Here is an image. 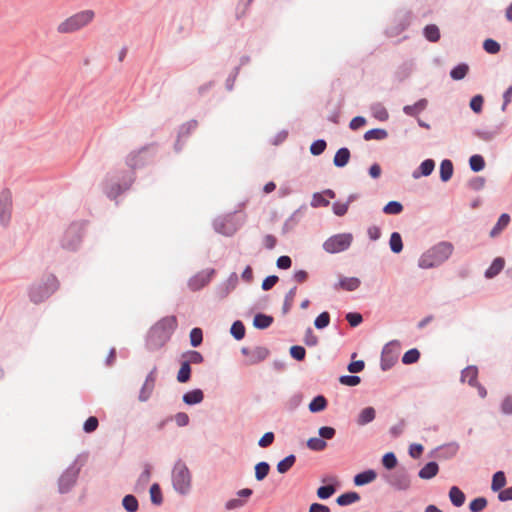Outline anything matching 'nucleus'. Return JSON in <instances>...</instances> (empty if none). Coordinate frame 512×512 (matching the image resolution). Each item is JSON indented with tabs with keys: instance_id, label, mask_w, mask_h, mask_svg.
<instances>
[{
	"instance_id": "obj_63",
	"label": "nucleus",
	"mask_w": 512,
	"mask_h": 512,
	"mask_svg": "<svg viewBox=\"0 0 512 512\" xmlns=\"http://www.w3.org/2000/svg\"><path fill=\"white\" fill-rule=\"evenodd\" d=\"M330 321H331L330 313L328 311H323L314 319V327L317 330H323L329 326Z\"/></svg>"
},
{
	"instance_id": "obj_51",
	"label": "nucleus",
	"mask_w": 512,
	"mask_h": 512,
	"mask_svg": "<svg viewBox=\"0 0 512 512\" xmlns=\"http://www.w3.org/2000/svg\"><path fill=\"white\" fill-rule=\"evenodd\" d=\"M121 504L126 512H137L139 509L138 499L133 494H126L122 498Z\"/></svg>"
},
{
	"instance_id": "obj_31",
	"label": "nucleus",
	"mask_w": 512,
	"mask_h": 512,
	"mask_svg": "<svg viewBox=\"0 0 512 512\" xmlns=\"http://www.w3.org/2000/svg\"><path fill=\"white\" fill-rule=\"evenodd\" d=\"M151 471H152V466L149 463H145L144 469H143L142 473L139 475V477L135 483V486H134L135 492L145 491V489L150 481V478H151Z\"/></svg>"
},
{
	"instance_id": "obj_45",
	"label": "nucleus",
	"mask_w": 512,
	"mask_h": 512,
	"mask_svg": "<svg viewBox=\"0 0 512 512\" xmlns=\"http://www.w3.org/2000/svg\"><path fill=\"white\" fill-rule=\"evenodd\" d=\"M192 368L184 359L180 362V368L177 372L176 379L179 383L184 384L191 380Z\"/></svg>"
},
{
	"instance_id": "obj_50",
	"label": "nucleus",
	"mask_w": 512,
	"mask_h": 512,
	"mask_svg": "<svg viewBox=\"0 0 512 512\" xmlns=\"http://www.w3.org/2000/svg\"><path fill=\"white\" fill-rule=\"evenodd\" d=\"M413 61L411 60H408V61H405L403 62L396 70L395 72V78L402 82L404 81L406 78H408L412 72V69H413Z\"/></svg>"
},
{
	"instance_id": "obj_33",
	"label": "nucleus",
	"mask_w": 512,
	"mask_h": 512,
	"mask_svg": "<svg viewBox=\"0 0 512 512\" xmlns=\"http://www.w3.org/2000/svg\"><path fill=\"white\" fill-rule=\"evenodd\" d=\"M274 322V317L272 315L257 312L253 318V327L258 330L268 329Z\"/></svg>"
},
{
	"instance_id": "obj_15",
	"label": "nucleus",
	"mask_w": 512,
	"mask_h": 512,
	"mask_svg": "<svg viewBox=\"0 0 512 512\" xmlns=\"http://www.w3.org/2000/svg\"><path fill=\"white\" fill-rule=\"evenodd\" d=\"M216 274L214 268H207L193 275L188 281V287L192 291H199L210 283Z\"/></svg>"
},
{
	"instance_id": "obj_3",
	"label": "nucleus",
	"mask_w": 512,
	"mask_h": 512,
	"mask_svg": "<svg viewBox=\"0 0 512 512\" xmlns=\"http://www.w3.org/2000/svg\"><path fill=\"white\" fill-rule=\"evenodd\" d=\"M134 180L133 171L121 170L108 174L104 192L110 200H116L119 195L130 188Z\"/></svg>"
},
{
	"instance_id": "obj_28",
	"label": "nucleus",
	"mask_w": 512,
	"mask_h": 512,
	"mask_svg": "<svg viewBox=\"0 0 512 512\" xmlns=\"http://www.w3.org/2000/svg\"><path fill=\"white\" fill-rule=\"evenodd\" d=\"M428 106V100L426 98H420L412 105H405L402 111L405 115L417 118L421 112H423Z\"/></svg>"
},
{
	"instance_id": "obj_21",
	"label": "nucleus",
	"mask_w": 512,
	"mask_h": 512,
	"mask_svg": "<svg viewBox=\"0 0 512 512\" xmlns=\"http://www.w3.org/2000/svg\"><path fill=\"white\" fill-rule=\"evenodd\" d=\"M361 285V280L358 277H345L340 276L337 283L333 285L334 290H343L352 292L357 290Z\"/></svg>"
},
{
	"instance_id": "obj_61",
	"label": "nucleus",
	"mask_w": 512,
	"mask_h": 512,
	"mask_svg": "<svg viewBox=\"0 0 512 512\" xmlns=\"http://www.w3.org/2000/svg\"><path fill=\"white\" fill-rule=\"evenodd\" d=\"M198 126V122L195 119H191L186 123H183L178 130V138L188 137L192 131H194Z\"/></svg>"
},
{
	"instance_id": "obj_27",
	"label": "nucleus",
	"mask_w": 512,
	"mask_h": 512,
	"mask_svg": "<svg viewBox=\"0 0 512 512\" xmlns=\"http://www.w3.org/2000/svg\"><path fill=\"white\" fill-rule=\"evenodd\" d=\"M270 355V350L264 346H256L251 351V356L245 361V365L252 366L264 361Z\"/></svg>"
},
{
	"instance_id": "obj_48",
	"label": "nucleus",
	"mask_w": 512,
	"mask_h": 512,
	"mask_svg": "<svg viewBox=\"0 0 512 512\" xmlns=\"http://www.w3.org/2000/svg\"><path fill=\"white\" fill-rule=\"evenodd\" d=\"M296 460H297V458H296L295 454L287 455L286 457H284L277 463V465H276L277 472L280 474L287 473L294 466V464L296 463Z\"/></svg>"
},
{
	"instance_id": "obj_23",
	"label": "nucleus",
	"mask_w": 512,
	"mask_h": 512,
	"mask_svg": "<svg viewBox=\"0 0 512 512\" xmlns=\"http://www.w3.org/2000/svg\"><path fill=\"white\" fill-rule=\"evenodd\" d=\"M505 258L502 256L495 257L489 267L484 271V277L488 280L497 277L505 268Z\"/></svg>"
},
{
	"instance_id": "obj_36",
	"label": "nucleus",
	"mask_w": 512,
	"mask_h": 512,
	"mask_svg": "<svg viewBox=\"0 0 512 512\" xmlns=\"http://www.w3.org/2000/svg\"><path fill=\"white\" fill-rule=\"evenodd\" d=\"M448 497L454 507H461L466 501L465 493L458 486H451L448 492Z\"/></svg>"
},
{
	"instance_id": "obj_37",
	"label": "nucleus",
	"mask_w": 512,
	"mask_h": 512,
	"mask_svg": "<svg viewBox=\"0 0 512 512\" xmlns=\"http://www.w3.org/2000/svg\"><path fill=\"white\" fill-rule=\"evenodd\" d=\"M361 499V496L358 492L356 491H346V492H343L342 494H340L335 502L337 503V505L341 506V507H345V506H349L351 504H354L356 502H358L359 500Z\"/></svg>"
},
{
	"instance_id": "obj_11",
	"label": "nucleus",
	"mask_w": 512,
	"mask_h": 512,
	"mask_svg": "<svg viewBox=\"0 0 512 512\" xmlns=\"http://www.w3.org/2000/svg\"><path fill=\"white\" fill-rule=\"evenodd\" d=\"M81 465L77 464L75 459L60 475L58 479V491L60 494L69 493L77 482Z\"/></svg>"
},
{
	"instance_id": "obj_9",
	"label": "nucleus",
	"mask_w": 512,
	"mask_h": 512,
	"mask_svg": "<svg viewBox=\"0 0 512 512\" xmlns=\"http://www.w3.org/2000/svg\"><path fill=\"white\" fill-rule=\"evenodd\" d=\"M353 242V234L350 232L338 233L327 238L322 248L329 254H337L348 250Z\"/></svg>"
},
{
	"instance_id": "obj_24",
	"label": "nucleus",
	"mask_w": 512,
	"mask_h": 512,
	"mask_svg": "<svg viewBox=\"0 0 512 512\" xmlns=\"http://www.w3.org/2000/svg\"><path fill=\"white\" fill-rule=\"evenodd\" d=\"M377 475L376 470L368 468L355 474L353 477V483L357 487H362L372 483L377 478Z\"/></svg>"
},
{
	"instance_id": "obj_55",
	"label": "nucleus",
	"mask_w": 512,
	"mask_h": 512,
	"mask_svg": "<svg viewBox=\"0 0 512 512\" xmlns=\"http://www.w3.org/2000/svg\"><path fill=\"white\" fill-rule=\"evenodd\" d=\"M150 501L155 506L163 503V494L159 483H153L149 488Z\"/></svg>"
},
{
	"instance_id": "obj_22",
	"label": "nucleus",
	"mask_w": 512,
	"mask_h": 512,
	"mask_svg": "<svg viewBox=\"0 0 512 512\" xmlns=\"http://www.w3.org/2000/svg\"><path fill=\"white\" fill-rule=\"evenodd\" d=\"M435 165V160L432 158L423 160L420 165L412 172L413 179L417 180L422 177L430 176L435 169Z\"/></svg>"
},
{
	"instance_id": "obj_7",
	"label": "nucleus",
	"mask_w": 512,
	"mask_h": 512,
	"mask_svg": "<svg viewBox=\"0 0 512 512\" xmlns=\"http://www.w3.org/2000/svg\"><path fill=\"white\" fill-rule=\"evenodd\" d=\"M87 222H73L67 228L61 240V245L64 249L76 251L82 242Z\"/></svg>"
},
{
	"instance_id": "obj_38",
	"label": "nucleus",
	"mask_w": 512,
	"mask_h": 512,
	"mask_svg": "<svg viewBox=\"0 0 512 512\" xmlns=\"http://www.w3.org/2000/svg\"><path fill=\"white\" fill-rule=\"evenodd\" d=\"M454 173V165L450 159H443L439 166V178L443 183L448 182Z\"/></svg>"
},
{
	"instance_id": "obj_64",
	"label": "nucleus",
	"mask_w": 512,
	"mask_h": 512,
	"mask_svg": "<svg viewBox=\"0 0 512 512\" xmlns=\"http://www.w3.org/2000/svg\"><path fill=\"white\" fill-rule=\"evenodd\" d=\"M487 504V499L483 496H479L472 499L468 507L470 512H481L486 508Z\"/></svg>"
},
{
	"instance_id": "obj_60",
	"label": "nucleus",
	"mask_w": 512,
	"mask_h": 512,
	"mask_svg": "<svg viewBox=\"0 0 512 512\" xmlns=\"http://www.w3.org/2000/svg\"><path fill=\"white\" fill-rule=\"evenodd\" d=\"M190 345L193 348H198L203 343V330L200 327H194L189 333Z\"/></svg>"
},
{
	"instance_id": "obj_30",
	"label": "nucleus",
	"mask_w": 512,
	"mask_h": 512,
	"mask_svg": "<svg viewBox=\"0 0 512 512\" xmlns=\"http://www.w3.org/2000/svg\"><path fill=\"white\" fill-rule=\"evenodd\" d=\"M439 473V464L434 461H428L424 464V466L418 471V477L423 480H430L434 478Z\"/></svg>"
},
{
	"instance_id": "obj_35",
	"label": "nucleus",
	"mask_w": 512,
	"mask_h": 512,
	"mask_svg": "<svg viewBox=\"0 0 512 512\" xmlns=\"http://www.w3.org/2000/svg\"><path fill=\"white\" fill-rule=\"evenodd\" d=\"M375 418H376L375 408L372 406H367L360 410V412L357 416V419H356V423L359 426H365V425L373 422L375 420Z\"/></svg>"
},
{
	"instance_id": "obj_1",
	"label": "nucleus",
	"mask_w": 512,
	"mask_h": 512,
	"mask_svg": "<svg viewBox=\"0 0 512 512\" xmlns=\"http://www.w3.org/2000/svg\"><path fill=\"white\" fill-rule=\"evenodd\" d=\"M178 321L174 315L165 316L150 327L145 338L146 349L155 352L163 348L177 329Z\"/></svg>"
},
{
	"instance_id": "obj_5",
	"label": "nucleus",
	"mask_w": 512,
	"mask_h": 512,
	"mask_svg": "<svg viewBox=\"0 0 512 512\" xmlns=\"http://www.w3.org/2000/svg\"><path fill=\"white\" fill-rule=\"evenodd\" d=\"M238 211L234 210L215 218L212 224L214 231L226 237L233 236L245 222V215L238 216Z\"/></svg>"
},
{
	"instance_id": "obj_43",
	"label": "nucleus",
	"mask_w": 512,
	"mask_h": 512,
	"mask_svg": "<svg viewBox=\"0 0 512 512\" xmlns=\"http://www.w3.org/2000/svg\"><path fill=\"white\" fill-rule=\"evenodd\" d=\"M371 115L378 121L385 122L389 119L388 110L380 102H374L370 105Z\"/></svg>"
},
{
	"instance_id": "obj_8",
	"label": "nucleus",
	"mask_w": 512,
	"mask_h": 512,
	"mask_svg": "<svg viewBox=\"0 0 512 512\" xmlns=\"http://www.w3.org/2000/svg\"><path fill=\"white\" fill-rule=\"evenodd\" d=\"M92 10L80 11L59 24L57 30L60 33H71L87 25L94 18Z\"/></svg>"
},
{
	"instance_id": "obj_16",
	"label": "nucleus",
	"mask_w": 512,
	"mask_h": 512,
	"mask_svg": "<svg viewBox=\"0 0 512 512\" xmlns=\"http://www.w3.org/2000/svg\"><path fill=\"white\" fill-rule=\"evenodd\" d=\"M12 194L9 189L0 192V224L6 227L11 219Z\"/></svg>"
},
{
	"instance_id": "obj_6",
	"label": "nucleus",
	"mask_w": 512,
	"mask_h": 512,
	"mask_svg": "<svg viewBox=\"0 0 512 512\" xmlns=\"http://www.w3.org/2000/svg\"><path fill=\"white\" fill-rule=\"evenodd\" d=\"M172 485L180 495H187L191 490V474L185 463L178 460L172 470Z\"/></svg>"
},
{
	"instance_id": "obj_26",
	"label": "nucleus",
	"mask_w": 512,
	"mask_h": 512,
	"mask_svg": "<svg viewBox=\"0 0 512 512\" xmlns=\"http://www.w3.org/2000/svg\"><path fill=\"white\" fill-rule=\"evenodd\" d=\"M478 367L476 365H468L461 371L460 381L467 382L470 387L478 384Z\"/></svg>"
},
{
	"instance_id": "obj_13",
	"label": "nucleus",
	"mask_w": 512,
	"mask_h": 512,
	"mask_svg": "<svg viewBox=\"0 0 512 512\" xmlns=\"http://www.w3.org/2000/svg\"><path fill=\"white\" fill-rule=\"evenodd\" d=\"M412 14L410 11L399 10L394 17V24L385 31L388 37H395L406 30L411 23Z\"/></svg>"
},
{
	"instance_id": "obj_2",
	"label": "nucleus",
	"mask_w": 512,
	"mask_h": 512,
	"mask_svg": "<svg viewBox=\"0 0 512 512\" xmlns=\"http://www.w3.org/2000/svg\"><path fill=\"white\" fill-rule=\"evenodd\" d=\"M454 246L449 241H440L425 251L418 260V267L431 269L440 266L452 255Z\"/></svg>"
},
{
	"instance_id": "obj_18",
	"label": "nucleus",
	"mask_w": 512,
	"mask_h": 512,
	"mask_svg": "<svg viewBox=\"0 0 512 512\" xmlns=\"http://www.w3.org/2000/svg\"><path fill=\"white\" fill-rule=\"evenodd\" d=\"M239 278L236 272H232L229 277L218 284L215 288V293L220 299H224L229 295L230 292H232L237 284H238Z\"/></svg>"
},
{
	"instance_id": "obj_25",
	"label": "nucleus",
	"mask_w": 512,
	"mask_h": 512,
	"mask_svg": "<svg viewBox=\"0 0 512 512\" xmlns=\"http://www.w3.org/2000/svg\"><path fill=\"white\" fill-rule=\"evenodd\" d=\"M306 208V205L303 204L298 209H296L288 219H286L282 227L283 234L289 233L298 225L300 219L302 218V210H306Z\"/></svg>"
},
{
	"instance_id": "obj_40",
	"label": "nucleus",
	"mask_w": 512,
	"mask_h": 512,
	"mask_svg": "<svg viewBox=\"0 0 512 512\" xmlns=\"http://www.w3.org/2000/svg\"><path fill=\"white\" fill-rule=\"evenodd\" d=\"M500 129L501 126H496L493 129L477 128L473 131V135L485 142H490L499 134Z\"/></svg>"
},
{
	"instance_id": "obj_32",
	"label": "nucleus",
	"mask_w": 512,
	"mask_h": 512,
	"mask_svg": "<svg viewBox=\"0 0 512 512\" xmlns=\"http://www.w3.org/2000/svg\"><path fill=\"white\" fill-rule=\"evenodd\" d=\"M511 217L508 213H502L498 219L495 225L490 230L489 236L491 238L498 237L510 224Z\"/></svg>"
},
{
	"instance_id": "obj_53",
	"label": "nucleus",
	"mask_w": 512,
	"mask_h": 512,
	"mask_svg": "<svg viewBox=\"0 0 512 512\" xmlns=\"http://www.w3.org/2000/svg\"><path fill=\"white\" fill-rule=\"evenodd\" d=\"M270 464L266 461L258 462L254 467V475L257 481H263L270 472Z\"/></svg>"
},
{
	"instance_id": "obj_41",
	"label": "nucleus",
	"mask_w": 512,
	"mask_h": 512,
	"mask_svg": "<svg viewBox=\"0 0 512 512\" xmlns=\"http://www.w3.org/2000/svg\"><path fill=\"white\" fill-rule=\"evenodd\" d=\"M328 406V401L324 395L318 394L312 398L308 408L311 413H319L324 411Z\"/></svg>"
},
{
	"instance_id": "obj_20",
	"label": "nucleus",
	"mask_w": 512,
	"mask_h": 512,
	"mask_svg": "<svg viewBox=\"0 0 512 512\" xmlns=\"http://www.w3.org/2000/svg\"><path fill=\"white\" fill-rule=\"evenodd\" d=\"M459 443L456 441H451L442 445H439L435 448V451H438L437 459L439 460H450L456 456L459 451Z\"/></svg>"
},
{
	"instance_id": "obj_62",
	"label": "nucleus",
	"mask_w": 512,
	"mask_h": 512,
	"mask_svg": "<svg viewBox=\"0 0 512 512\" xmlns=\"http://www.w3.org/2000/svg\"><path fill=\"white\" fill-rule=\"evenodd\" d=\"M482 48L486 53L495 55L500 52L501 45L493 38H486L482 43Z\"/></svg>"
},
{
	"instance_id": "obj_14",
	"label": "nucleus",
	"mask_w": 512,
	"mask_h": 512,
	"mask_svg": "<svg viewBox=\"0 0 512 512\" xmlns=\"http://www.w3.org/2000/svg\"><path fill=\"white\" fill-rule=\"evenodd\" d=\"M320 485L316 490V495L320 500H328L340 488L341 483L336 476L326 475L322 477Z\"/></svg>"
},
{
	"instance_id": "obj_34",
	"label": "nucleus",
	"mask_w": 512,
	"mask_h": 512,
	"mask_svg": "<svg viewBox=\"0 0 512 512\" xmlns=\"http://www.w3.org/2000/svg\"><path fill=\"white\" fill-rule=\"evenodd\" d=\"M351 159V152L347 147L339 148L334 157H333V165L337 168H344L348 165Z\"/></svg>"
},
{
	"instance_id": "obj_58",
	"label": "nucleus",
	"mask_w": 512,
	"mask_h": 512,
	"mask_svg": "<svg viewBox=\"0 0 512 512\" xmlns=\"http://www.w3.org/2000/svg\"><path fill=\"white\" fill-rule=\"evenodd\" d=\"M306 446L308 449L314 452H321L325 450L327 447V442L324 441L321 437H310L307 442Z\"/></svg>"
},
{
	"instance_id": "obj_4",
	"label": "nucleus",
	"mask_w": 512,
	"mask_h": 512,
	"mask_svg": "<svg viewBox=\"0 0 512 512\" xmlns=\"http://www.w3.org/2000/svg\"><path fill=\"white\" fill-rule=\"evenodd\" d=\"M59 288V281L54 274H49L38 283L29 288V298L34 304H39L48 299Z\"/></svg>"
},
{
	"instance_id": "obj_42",
	"label": "nucleus",
	"mask_w": 512,
	"mask_h": 512,
	"mask_svg": "<svg viewBox=\"0 0 512 512\" xmlns=\"http://www.w3.org/2000/svg\"><path fill=\"white\" fill-rule=\"evenodd\" d=\"M422 33L424 38L431 43L438 42L441 37L440 29L436 24L425 25Z\"/></svg>"
},
{
	"instance_id": "obj_56",
	"label": "nucleus",
	"mask_w": 512,
	"mask_h": 512,
	"mask_svg": "<svg viewBox=\"0 0 512 512\" xmlns=\"http://www.w3.org/2000/svg\"><path fill=\"white\" fill-rule=\"evenodd\" d=\"M246 328L241 320H235L230 327V334L232 337L240 341L245 337Z\"/></svg>"
},
{
	"instance_id": "obj_46",
	"label": "nucleus",
	"mask_w": 512,
	"mask_h": 512,
	"mask_svg": "<svg viewBox=\"0 0 512 512\" xmlns=\"http://www.w3.org/2000/svg\"><path fill=\"white\" fill-rule=\"evenodd\" d=\"M388 131L384 128H372L367 130L364 135L363 139L365 141H371V140H377L382 141L388 137Z\"/></svg>"
},
{
	"instance_id": "obj_47",
	"label": "nucleus",
	"mask_w": 512,
	"mask_h": 512,
	"mask_svg": "<svg viewBox=\"0 0 512 512\" xmlns=\"http://www.w3.org/2000/svg\"><path fill=\"white\" fill-rule=\"evenodd\" d=\"M381 464L388 471L396 470L399 467L398 458L392 451L386 452L382 455Z\"/></svg>"
},
{
	"instance_id": "obj_19",
	"label": "nucleus",
	"mask_w": 512,
	"mask_h": 512,
	"mask_svg": "<svg viewBox=\"0 0 512 512\" xmlns=\"http://www.w3.org/2000/svg\"><path fill=\"white\" fill-rule=\"evenodd\" d=\"M156 371L157 368L154 367L146 376L145 382L138 395V400L140 402H146L151 397L156 382Z\"/></svg>"
},
{
	"instance_id": "obj_44",
	"label": "nucleus",
	"mask_w": 512,
	"mask_h": 512,
	"mask_svg": "<svg viewBox=\"0 0 512 512\" xmlns=\"http://www.w3.org/2000/svg\"><path fill=\"white\" fill-rule=\"evenodd\" d=\"M507 484V479L504 471L499 470L496 471L491 480V490L493 492H500L503 488H505Z\"/></svg>"
},
{
	"instance_id": "obj_49",
	"label": "nucleus",
	"mask_w": 512,
	"mask_h": 512,
	"mask_svg": "<svg viewBox=\"0 0 512 512\" xmlns=\"http://www.w3.org/2000/svg\"><path fill=\"white\" fill-rule=\"evenodd\" d=\"M403 247L404 245L401 234L397 231L392 232L389 238V248L391 252L399 254L402 252Z\"/></svg>"
},
{
	"instance_id": "obj_17",
	"label": "nucleus",
	"mask_w": 512,
	"mask_h": 512,
	"mask_svg": "<svg viewBox=\"0 0 512 512\" xmlns=\"http://www.w3.org/2000/svg\"><path fill=\"white\" fill-rule=\"evenodd\" d=\"M148 152V147H142L137 152H131L126 158L127 166L132 170L144 167L150 161V158L147 157Z\"/></svg>"
},
{
	"instance_id": "obj_39",
	"label": "nucleus",
	"mask_w": 512,
	"mask_h": 512,
	"mask_svg": "<svg viewBox=\"0 0 512 512\" xmlns=\"http://www.w3.org/2000/svg\"><path fill=\"white\" fill-rule=\"evenodd\" d=\"M470 67L466 62H460L449 72V75L452 80L454 81H460L463 80L469 73Z\"/></svg>"
},
{
	"instance_id": "obj_59",
	"label": "nucleus",
	"mask_w": 512,
	"mask_h": 512,
	"mask_svg": "<svg viewBox=\"0 0 512 512\" xmlns=\"http://www.w3.org/2000/svg\"><path fill=\"white\" fill-rule=\"evenodd\" d=\"M182 358L189 364H201L204 356L197 350H187L182 354Z\"/></svg>"
},
{
	"instance_id": "obj_12",
	"label": "nucleus",
	"mask_w": 512,
	"mask_h": 512,
	"mask_svg": "<svg viewBox=\"0 0 512 512\" xmlns=\"http://www.w3.org/2000/svg\"><path fill=\"white\" fill-rule=\"evenodd\" d=\"M400 347L398 340H391L384 345L381 352L380 368L382 371L390 370L398 359L397 349Z\"/></svg>"
},
{
	"instance_id": "obj_29",
	"label": "nucleus",
	"mask_w": 512,
	"mask_h": 512,
	"mask_svg": "<svg viewBox=\"0 0 512 512\" xmlns=\"http://www.w3.org/2000/svg\"><path fill=\"white\" fill-rule=\"evenodd\" d=\"M204 392L200 388H194L182 395V401L188 406L200 404L204 400Z\"/></svg>"
},
{
	"instance_id": "obj_57",
	"label": "nucleus",
	"mask_w": 512,
	"mask_h": 512,
	"mask_svg": "<svg viewBox=\"0 0 512 512\" xmlns=\"http://www.w3.org/2000/svg\"><path fill=\"white\" fill-rule=\"evenodd\" d=\"M420 357V351L417 348H411L403 354L401 361L404 365H411L417 363Z\"/></svg>"
},
{
	"instance_id": "obj_52",
	"label": "nucleus",
	"mask_w": 512,
	"mask_h": 512,
	"mask_svg": "<svg viewBox=\"0 0 512 512\" xmlns=\"http://www.w3.org/2000/svg\"><path fill=\"white\" fill-rule=\"evenodd\" d=\"M469 168L472 172L478 173L485 168L486 162L481 154H473L468 160Z\"/></svg>"
},
{
	"instance_id": "obj_10",
	"label": "nucleus",
	"mask_w": 512,
	"mask_h": 512,
	"mask_svg": "<svg viewBox=\"0 0 512 512\" xmlns=\"http://www.w3.org/2000/svg\"><path fill=\"white\" fill-rule=\"evenodd\" d=\"M382 479L397 491H407L411 486V476L404 466L393 472L383 473Z\"/></svg>"
},
{
	"instance_id": "obj_54",
	"label": "nucleus",
	"mask_w": 512,
	"mask_h": 512,
	"mask_svg": "<svg viewBox=\"0 0 512 512\" xmlns=\"http://www.w3.org/2000/svg\"><path fill=\"white\" fill-rule=\"evenodd\" d=\"M403 210V204L396 200L387 202L382 208V212L386 215H399Z\"/></svg>"
}]
</instances>
